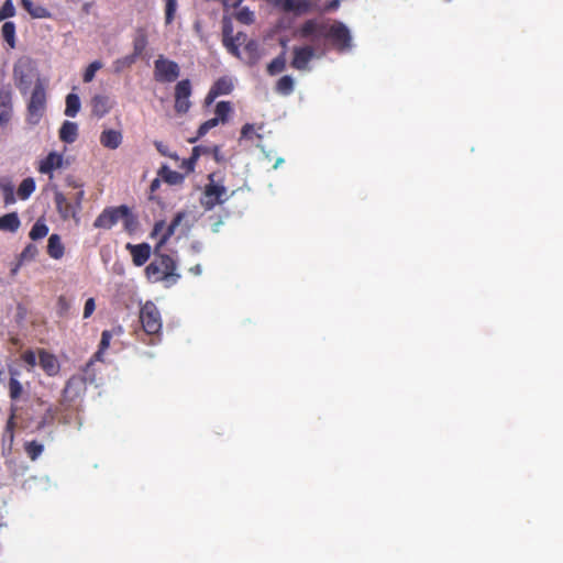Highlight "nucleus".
I'll return each instance as SVG.
<instances>
[{
    "instance_id": "nucleus-43",
    "label": "nucleus",
    "mask_w": 563,
    "mask_h": 563,
    "mask_svg": "<svg viewBox=\"0 0 563 563\" xmlns=\"http://www.w3.org/2000/svg\"><path fill=\"white\" fill-rule=\"evenodd\" d=\"M23 391L21 383L15 377H10L9 380V395L10 398L13 400H16L20 398L21 394Z\"/></svg>"
},
{
    "instance_id": "nucleus-56",
    "label": "nucleus",
    "mask_w": 563,
    "mask_h": 563,
    "mask_svg": "<svg viewBox=\"0 0 563 563\" xmlns=\"http://www.w3.org/2000/svg\"><path fill=\"white\" fill-rule=\"evenodd\" d=\"M165 227V222L164 221H158L155 223L154 225V229H153V234H157L159 231H162Z\"/></svg>"
},
{
    "instance_id": "nucleus-44",
    "label": "nucleus",
    "mask_w": 563,
    "mask_h": 563,
    "mask_svg": "<svg viewBox=\"0 0 563 563\" xmlns=\"http://www.w3.org/2000/svg\"><path fill=\"white\" fill-rule=\"evenodd\" d=\"M101 67L102 64L99 60H95L91 64H89L82 76L84 82H90L95 78L96 71L99 70Z\"/></svg>"
},
{
    "instance_id": "nucleus-48",
    "label": "nucleus",
    "mask_w": 563,
    "mask_h": 563,
    "mask_svg": "<svg viewBox=\"0 0 563 563\" xmlns=\"http://www.w3.org/2000/svg\"><path fill=\"white\" fill-rule=\"evenodd\" d=\"M96 309V302L93 298H88L85 302L84 307V318H89Z\"/></svg>"
},
{
    "instance_id": "nucleus-58",
    "label": "nucleus",
    "mask_w": 563,
    "mask_h": 563,
    "mask_svg": "<svg viewBox=\"0 0 563 563\" xmlns=\"http://www.w3.org/2000/svg\"><path fill=\"white\" fill-rule=\"evenodd\" d=\"M268 2L273 3L275 7H279L285 11V2L287 0H267Z\"/></svg>"
},
{
    "instance_id": "nucleus-51",
    "label": "nucleus",
    "mask_w": 563,
    "mask_h": 563,
    "mask_svg": "<svg viewBox=\"0 0 563 563\" xmlns=\"http://www.w3.org/2000/svg\"><path fill=\"white\" fill-rule=\"evenodd\" d=\"M253 134H254V125L250 124V123L244 124L241 130V137L251 140L253 137Z\"/></svg>"
},
{
    "instance_id": "nucleus-14",
    "label": "nucleus",
    "mask_w": 563,
    "mask_h": 563,
    "mask_svg": "<svg viewBox=\"0 0 563 563\" xmlns=\"http://www.w3.org/2000/svg\"><path fill=\"white\" fill-rule=\"evenodd\" d=\"M38 360L40 366L48 376H55L58 374L60 366L54 354L45 350H40Z\"/></svg>"
},
{
    "instance_id": "nucleus-63",
    "label": "nucleus",
    "mask_w": 563,
    "mask_h": 563,
    "mask_svg": "<svg viewBox=\"0 0 563 563\" xmlns=\"http://www.w3.org/2000/svg\"><path fill=\"white\" fill-rule=\"evenodd\" d=\"M190 272H192L196 275H199L201 273V266L200 265H196V266L190 268Z\"/></svg>"
},
{
    "instance_id": "nucleus-29",
    "label": "nucleus",
    "mask_w": 563,
    "mask_h": 563,
    "mask_svg": "<svg viewBox=\"0 0 563 563\" xmlns=\"http://www.w3.org/2000/svg\"><path fill=\"white\" fill-rule=\"evenodd\" d=\"M48 227L47 224L45 223V221L43 219H38L36 220V222L33 224L30 233H29V236L31 240L33 241H37L40 239H43L45 238L47 234H48Z\"/></svg>"
},
{
    "instance_id": "nucleus-19",
    "label": "nucleus",
    "mask_w": 563,
    "mask_h": 563,
    "mask_svg": "<svg viewBox=\"0 0 563 563\" xmlns=\"http://www.w3.org/2000/svg\"><path fill=\"white\" fill-rule=\"evenodd\" d=\"M313 10L311 0H287L285 2V12H292L297 15L306 14Z\"/></svg>"
},
{
    "instance_id": "nucleus-52",
    "label": "nucleus",
    "mask_w": 563,
    "mask_h": 563,
    "mask_svg": "<svg viewBox=\"0 0 563 563\" xmlns=\"http://www.w3.org/2000/svg\"><path fill=\"white\" fill-rule=\"evenodd\" d=\"M224 46L231 52L233 55H238V46L234 44L233 38L231 37H224L223 38Z\"/></svg>"
},
{
    "instance_id": "nucleus-53",
    "label": "nucleus",
    "mask_w": 563,
    "mask_h": 563,
    "mask_svg": "<svg viewBox=\"0 0 563 563\" xmlns=\"http://www.w3.org/2000/svg\"><path fill=\"white\" fill-rule=\"evenodd\" d=\"M340 7V0H331L330 2H328L324 7V11H335L338 10Z\"/></svg>"
},
{
    "instance_id": "nucleus-1",
    "label": "nucleus",
    "mask_w": 563,
    "mask_h": 563,
    "mask_svg": "<svg viewBox=\"0 0 563 563\" xmlns=\"http://www.w3.org/2000/svg\"><path fill=\"white\" fill-rule=\"evenodd\" d=\"M84 375H73L67 382L62 393V399L56 412L59 415V421L64 424L71 423L73 416L78 417V407L75 402L84 397L87 390V383L95 380V374L84 372Z\"/></svg>"
},
{
    "instance_id": "nucleus-46",
    "label": "nucleus",
    "mask_w": 563,
    "mask_h": 563,
    "mask_svg": "<svg viewBox=\"0 0 563 563\" xmlns=\"http://www.w3.org/2000/svg\"><path fill=\"white\" fill-rule=\"evenodd\" d=\"M236 20L244 24H251L254 22V13L247 8H242L236 12Z\"/></svg>"
},
{
    "instance_id": "nucleus-32",
    "label": "nucleus",
    "mask_w": 563,
    "mask_h": 563,
    "mask_svg": "<svg viewBox=\"0 0 563 563\" xmlns=\"http://www.w3.org/2000/svg\"><path fill=\"white\" fill-rule=\"evenodd\" d=\"M120 220L123 221V227L126 232L133 233L137 229V225H139L137 218H136V216H134L131 212V210L128 206H126L125 213H121Z\"/></svg>"
},
{
    "instance_id": "nucleus-41",
    "label": "nucleus",
    "mask_w": 563,
    "mask_h": 563,
    "mask_svg": "<svg viewBox=\"0 0 563 563\" xmlns=\"http://www.w3.org/2000/svg\"><path fill=\"white\" fill-rule=\"evenodd\" d=\"M232 108L229 101H220L216 106V117L219 118V122H225Z\"/></svg>"
},
{
    "instance_id": "nucleus-60",
    "label": "nucleus",
    "mask_w": 563,
    "mask_h": 563,
    "mask_svg": "<svg viewBox=\"0 0 563 563\" xmlns=\"http://www.w3.org/2000/svg\"><path fill=\"white\" fill-rule=\"evenodd\" d=\"M211 153L217 162H220V148L219 146H213L211 148Z\"/></svg>"
},
{
    "instance_id": "nucleus-12",
    "label": "nucleus",
    "mask_w": 563,
    "mask_h": 563,
    "mask_svg": "<svg viewBox=\"0 0 563 563\" xmlns=\"http://www.w3.org/2000/svg\"><path fill=\"white\" fill-rule=\"evenodd\" d=\"M313 56L314 49L311 46L295 47L291 66L298 70H305Z\"/></svg>"
},
{
    "instance_id": "nucleus-15",
    "label": "nucleus",
    "mask_w": 563,
    "mask_h": 563,
    "mask_svg": "<svg viewBox=\"0 0 563 563\" xmlns=\"http://www.w3.org/2000/svg\"><path fill=\"white\" fill-rule=\"evenodd\" d=\"M63 155L56 152H51L44 159L40 162L38 172L41 174L49 175L52 177V173L60 168L63 166Z\"/></svg>"
},
{
    "instance_id": "nucleus-47",
    "label": "nucleus",
    "mask_w": 563,
    "mask_h": 563,
    "mask_svg": "<svg viewBox=\"0 0 563 563\" xmlns=\"http://www.w3.org/2000/svg\"><path fill=\"white\" fill-rule=\"evenodd\" d=\"M2 189H3L4 203L5 205L14 203L15 202V197H14L13 187L10 186V185H7V186H3Z\"/></svg>"
},
{
    "instance_id": "nucleus-6",
    "label": "nucleus",
    "mask_w": 563,
    "mask_h": 563,
    "mask_svg": "<svg viewBox=\"0 0 563 563\" xmlns=\"http://www.w3.org/2000/svg\"><path fill=\"white\" fill-rule=\"evenodd\" d=\"M180 75L179 65L170 59L159 56L154 62V78L158 82H173Z\"/></svg>"
},
{
    "instance_id": "nucleus-4",
    "label": "nucleus",
    "mask_w": 563,
    "mask_h": 563,
    "mask_svg": "<svg viewBox=\"0 0 563 563\" xmlns=\"http://www.w3.org/2000/svg\"><path fill=\"white\" fill-rule=\"evenodd\" d=\"M324 37L330 41L338 53H346L352 49V35L349 27L341 21H334L328 25Z\"/></svg>"
},
{
    "instance_id": "nucleus-45",
    "label": "nucleus",
    "mask_w": 563,
    "mask_h": 563,
    "mask_svg": "<svg viewBox=\"0 0 563 563\" xmlns=\"http://www.w3.org/2000/svg\"><path fill=\"white\" fill-rule=\"evenodd\" d=\"M15 14V8L12 0H5L0 9V20L12 18Z\"/></svg>"
},
{
    "instance_id": "nucleus-34",
    "label": "nucleus",
    "mask_w": 563,
    "mask_h": 563,
    "mask_svg": "<svg viewBox=\"0 0 563 563\" xmlns=\"http://www.w3.org/2000/svg\"><path fill=\"white\" fill-rule=\"evenodd\" d=\"M276 91L284 96L290 95L294 91V79L288 75L280 77L276 84Z\"/></svg>"
},
{
    "instance_id": "nucleus-18",
    "label": "nucleus",
    "mask_w": 563,
    "mask_h": 563,
    "mask_svg": "<svg viewBox=\"0 0 563 563\" xmlns=\"http://www.w3.org/2000/svg\"><path fill=\"white\" fill-rule=\"evenodd\" d=\"M112 108L110 98L103 95H96L91 99V112L97 118H102L110 112Z\"/></svg>"
},
{
    "instance_id": "nucleus-62",
    "label": "nucleus",
    "mask_w": 563,
    "mask_h": 563,
    "mask_svg": "<svg viewBox=\"0 0 563 563\" xmlns=\"http://www.w3.org/2000/svg\"><path fill=\"white\" fill-rule=\"evenodd\" d=\"M201 147L200 150V156L202 154H210L211 153V147H208V146H202V145H199Z\"/></svg>"
},
{
    "instance_id": "nucleus-57",
    "label": "nucleus",
    "mask_w": 563,
    "mask_h": 563,
    "mask_svg": "<svg viewBox=\"0 0 563 563\" xmlns=\"http://www.w3.org/2000/svg\"><path fill=\"white\" fill-rule=\"evenodd\" d=\"M217 97H219V95L213 93V89L210 88V90L206 97V102L211 103Z\"/></svg>"
},
{
    "instance_id": "nucleus-10",
    "label": "nucleus",
    "mask_w": 563,
    "mask_h": 563,
    "mask_svg": "<svg viewBox=\"0 0 563 563\" xmlns=\"http://www.w3.org/2000/svg\"><path fill=\"white\" fill-rule=\"evenodd\" d=\"M328 24L318 19L306 20L297 31V34L301 38H319L324 37Z\"/></svg>"
},
{
    "instance_id": "nucleus-35",
    "label": "nucleus",
    "mask_w": 563,
    "mask_h": 563,
    "mask_svg": "<svg viewBox=\"0 0 563 563\" xmlns=\"http://www.w3.org/2000/svg\"><path fill=\"white\" fill-rule=\"evenodd\" d=\"M24 451L32 461H35L43 453L44 446L35 440L27 441L24 444Z\"/></svg>"
},
{
    "instance_id": "nucleus-59",
    "label": "nucleus",
    "mask_w": 563,
    "mask_h": 563,
    "mask_svg": "<svg viewBox=\"0 0 563 563\" xmlns=\"http://www.w3.org/2000/svg\"><path fill=\"white\" fill-rule=\"evenodd\" d=\"M13 427H14L13 416H11L7 422V431H9L11 433V437H13Z\"/></svg>"
},
{
    "instance_id": "nucleus-55",
    "label": "nucleus",
    "mask_w": 563,
    "mask_h": 563,
    "mask_svg": "<svg viewBox=\"0 0 563 563\" xmlns=\"http://www.w3.org/2000/svg\"><path fill=\"white\" fill-rule=\"evenodd\" d=\"M84 196H85L84 190H79L75 196V205H76L77 210H79L81 208V201L84 199Z\"/></svg>"
},
{
    "instance_id": "nucleus-20",
    "label": "nucleus",
    "mask_w": 563,
    "mask_h": 563,
    "mask_svg": "<svg viewBox=\"0 0 563 563\" xmlns=\"http://www.w3.org/2000/svg\"><path fill=\"white\" fill-rule=\"evenodd\" d=\"M148 44L147 32L145 27H137L133 36V55L141 57Z\"/></svg>"
},
{
    "instance_id": "nucleus-28",
    "label": "nucleus",
    "mask_w": 563,
    "mask_h": 563,
    "mask_svg": "<svg viewBox=\"0 0 563 563\" xmlns=\"http://www.w3.org/2000/svg\"><path fill=\"white\" fill-rule=\"evenodd\" d=\"M80 110V99L76 93H68L66 97L65 115L74 118Z\"/></svg>"
},
{
    "instance_id": "nucleus-26",
    "label": "nucleus",
    "mask_w": 563,
    "mask_h": 563,
    "mask_svg": "<svg viewBox=\"0 0 563 563\" xmlns=\"http://www.w3.org/2000/svg\"><path fill=\"white\" fill-rule=\"evenodd\" d=\"M157 175L169 185H180L185 179L183 174L172 170L167 165H163L158 169Z\"/></svg>"
},
{
    "instance_id": "nucleus-37",
    "label": "nucleus",
    "mask_w": 563,
    "mask_h": 563,
    "mask_svg": "<svg viewBox=\"0 0 563 563\" xmlns=\"http://www.w3.org/2000/svg\"><path fill=\"white\" fill-rule=\"evenodd\" d=\"M200 146H195L192 148L191 156L183 161L181 167L185 168L187 173H191L195 170L196 163L200 157Z\"/></svg>"
},
{
    "instance_id": "nucleus-8",
    "label": "nucleus",
    "mask_w": 563,
    "mask_h": 563,
    "mask_svg": "<svg viewBox=\"0 0 563 563\" xmlns=\"http://www.w3.org/2000/svg\"><path fill=\"white\" fill-rule=\"evenodd\" d=\"M191 82L189 79H183L175 86V111L179 114L187 113L191 107L189 100L191 96Z\"/></svg>"
},
{
    "instance_id": "nucleus-61",
    "label": "nucleus",
    "mask_w": 563,
    "mask_h": 563,
    "mask_svg": "<svg viewBox=\"0 0 563 563\" xmlns=\"http://www.w3.org/2000/svg\"><path fill=\"white\" fill-rule=\"evenodd\" d=\"M22 264H23V262H21V261L18 258V262H16V263L14 264V266L11 268V275H12V276H14V275L19 272V269H20V267H21V265H22Z\"/></svg>"
},
{
    "instance_id": "nucleus-22",
    "label": "nucleus",
    "mask_w": 563,
    "mask_h": 563,
    "mask_svg": "<svg viewBox=\"0 0 563 563\" xmlns=\"http://www.w3.org/2000/svg\"><path fill=\"white\" fill-rule=\"evenodd\" d=\"M186 218L185 211H179L175 214L165 232L162 234L157 247H162L167 243V241L175 234L177 227L181 223V221Z\"/></svg>"
},
{
    "instance_id": "nucleus-49",
    "label": "nucleus",
    "mask_w": 563,
    "mask_h": 563,
    "mask_svg": "<svg viewBox=\"0 0 563 563\" xmlns=\"http://www.w3.org/2000/svg\"><path fill=\"white\" fill-rule=\"evenodd\" d=\"M21 357L27 365L32 367L36 365V354L32 350L25 351Z\"/></svg>"
},
{
    "instance_id": "nucleus-7",
    "label": "nucleus",
    "mask_w": 563,
    "mask_h": 563,
    "mask_svg": "<svg viewBox=\"0 0 563 563\" xmlns=\"http://www.w3.org/2000/svg\"><path fill=\"white\" fill-rule=\"evenodd\" d=\"M46 107V91L44 85L41 82V80H37L32 95L30 102L27 104V111L30 121L32 123H37L40 118L43 115V112Z\"/></svg>"
},
{
    "instance_id": "nucleus-50",
    "label": "nucleus",
    "mask_w": 563,
    "mask_h": 563,
    "mask_svg": "<svg viewBox=\"0 0 563 563\" xmlns=\"http://www.w3.org/2000/svg\"><path fill=\"white\" fill-rule=\"evenodd\" d=\"M154 145L156 147V150L163 155V156H167V157H170V158H174V159H177V155L176 154H170L168 152V147L166 145L163 144V142L161 141H155L154 142Z\"/></svg>"
},
{
    "instance_id": "nucleus-30",
    "label": "nucleus",
    "mask_w": 563,
    "mask_h": 563,
    "mask_svg": "<svg viewBox=\"0 0 563 563\" xmlns=\"http://www.w3.org/2000/svg\"><path fill=\"white\" fill-rule=\"evenodd\" d=\"M1 34L7 42V44L10 46V48L15 47V24L11 21H7L3 23L1 27Z\"/></svg>"
},
{
    "instance_id": "nucleus-13",
    "label": "nucleus",
    "mask_w": 563,
    "mask_h": 563,
    "mask_svg": "<svg viewBox=\"0 0 563 563\" xmlns=\"http://www.w3.org/2000/svg\"><path fill=\"white\" fill-rule=\"evenodd\" d=\"M12 118V93L9 89H0V125H7Z\"/></svg>"
},
{
    "instance_id": "nucleus-16",
    "label": "nucleus",
    "mask_w": 563,
    "mask_h": 563,
    "mask_svg": "<svg viewBox=\"0 0 563 563\" xmlns=\"http://www.w3.org/2000/svg\"><path fill=\"white\" fill-rule=\"evenodd\" d=\"M54 202L58 213L62 219L67 220L69 218H75L77 213V208H75L65 197L63 192H55Z\"/></svg>"
},
{
    "instance_id": "nucleus-27",
    "label": "nucleus",
    "mask_w": 563,
    "mask_h": 563,
    "mask_svg": "<svg viewBox=\"0 0 563 563\" xmlns=\"http://www.w3.org/2000/svg\"><path fill=\"white\" fill-rule=\"evenodd\" d=\"M21 4L24 10H26L32 18L43 19L49 18V12L46 8L37 5L35 7L31 0H22Z\"/></svg>"
},
{
    "instance_id": "nucleus-40",
    "label": "nucleus",
    "mask_w": 563,
    "mask_h": 563,
    "mask_svg": "<svg viewBox=\"0 0 563 563\" xmlns=\"http://www.w3.org/2000/svg\"><path fill=\"white\" fill-rule=\"evenodd\" d=\"M219 124V118H212L203 122L199 129L196 137L191 139L190 142H196L199 137H202L207 134L211 129L216 128Z\"/></svg>"
},
{
    "instance_id": "nucleus-17",
    "label": "nucleus",
    "mask_w": 563,
    "mask_h": 563,
    "mask_svg": "<svg viewBox=\"0 0 563 563\" xmlns=\"http://www.w3.org/2000/svg\"><path fill=\"white\" fill-rule=\"evenodd\" d=\"M112 339V333L109 330H104L101 333V340L98 346L97 352L91 356V358L87 362L84 367V372L88 373L96 361H102V356L107 349L110 346V341Z\"/></svg>"
},
{
    "instance_id": "nucleus-23",
    "label": "nucleus",
    "mask_w": 563,
    "mask_h": 563,
    "mask_svg": "<svg viewBox=\"0 0 563 563\" xmlns=\"http://www.w3.org/2000/svg\"><path fill=\"white\" fill-rule=\"evenodd\" d=\"M100 143L107 148L115 150L122 143V134L117 130H104L100 135Z\"/></svg>"
},
{
    "instance_id": "nucleus-33",
    "label": "nucleus",
    "mask_w": 563,
    "mask_h": 563,
    "mask_svg": "<svg viewBox=\"0 0 563 563\" xmlns=\"http://www.w3.org/2000/svg\"><path fill=\"white\" fill-rule=\"evenodd\" d=\"M211 88L216 95H229L233 89V84L229 78L221 77L211 86Z\"/></svg>"
},
{
    "instance_id": "nucleus-25",
    "label": "nucleus",
    "mask_w": 563,
    "mask_h": 563,
    "mask_svg": "<svg viewBox=\"0 0 563 563\" xmlns=\"http://www.w3.org/2000/svg\"><path fill=\"white\" fill-rule=\"evenodd\" d=\"M20 225L21 221L16 212H10L0 218V231L14 233Z\"/></svg>"
},
{
    "instance_id": "nucleus-38",
    "label": "nucleus",
    "mask_w": 563,
    "mask_h": 563,
    "mask_svg": "<svg viewBox=\"0 0 563 563\" xmlns=\"http://www.w3.org/2000/svg\"><path fill=\"white\" fill-rule=\"evenodd\" d=\"M38 254L37 246L29 243L19 255V260L23 263L33 261Z\"/></svg>"
},
{
    "instance_id": "nucleus-64",
    "label": "nucleus",
    "mask_w": 563,
    "mask_h": 563,
    "mask_svg": "<svg viewBox=\"0 0 563 563\" xmlns=\"http://www.w3.org/2000/svg\"><path fill=\"white\" fill-rule=\"evenodd\" d=\"M58 301H59L60 305L65 303V299L63 297H60Z\"/></svg>"
},
{
    "instance_id": "nucleus-9",
    "label": "nucleus",
    "mask_w": 563,
    "mask_h": 563,
    "mask_svg": "<svg viewBox=\"0 0 563 563\" xmlns=\"http://www.w3.org/2000/svg\"><path fill=\"white\" fill-rule=\"evenodd\" d=\"M126 206L121 205L118 207H107L102 210V212L96 218L93 222V227L97 229H111L121 218V213H125Z\"/></svg>"
},
{
    "instance_id": "nucleus-3",
    "label": "nucleus",
    "mask_w": 563,
    "mask_h": 563,
    "mask_svg": "<svg viewBox=\"0 0 563 563\" xmlns=\"http://www.w3.org/2000/svg\"><path fill=\"white\" fill-rule=\"evenodd\" d=\"M230 198L228 188L224 185L220 173L213 172L208 175V183L205 185L200 197L201 207L210 211L217 206L224 203Z\"/></svg>"
},
{
    "instance_id": "nucleus-21",
    "label": "nucleus",
    "mask_w": 563,
    "mask_h": 563,
    "mask_svg": "<svg viewBox=\"0 0 563 563\" xmlns=\"http://www.w3.org/2000/svg\"><path fill=\"white\" fill-rule=\"evenodd\" d=\"M58 136L62 142L71 144L74 143L78 137V125L75 122L71 121H65L59 131Z\"/></svg>"
},
{
    "instance_id": "nucleus-42",
    "label": "nucleus",
    "mask_w": 563,
    "mask_h": 563,
    "mask_svg": "<svg viewBox=\"0 0 563 563\" xmlns=\"http://www.w3.org/2000/svg\"><path fill=\"white\" fill-rule=\"evenodd\" d=\"M177 11V0H165V24L173 23Z\"/></svg>"
},
{
    "instance_id": "nucleus-54",
    "label": "nucleus",
    "mask_w": 563,
    "mask_h": 563,
    "mask_svg": "<svg viewBox=\"0 0 563 563\" xmlns=\"http://www.w3.org/2000/svg\"><path fill=\"white\" fill-rule=\"evenodd\" d=\"M161 177L158 176L157 178L153 179L151 185H150V191L151 194H154L156 190H158V188L161 187Z\"/></svg>"
},
{
    "instance_id": "nucleus-39",
    "label": "nucleus",
    "mask_w": 563,
    "mask_h": 563,
    "mask_svg": "<svg viewBox=\"0 0 563 563\" xmlns=\"http://www.w3.org/2000/svg\"><path fill=\"white\" fill-rule=\"evenodd\" d=\"M136 59H137V57L134 56L133 54H130V55H126V56H124L122 58L117 59L113 63L114 71L115 73H120L124 68L131 67L136 62Z\"/></svg>"
},
{
    "instance_id": "nucleus-36",
    "label": "nucleus",
    "mask_w": 563,
    "mask_h": 563,
    "mask_svg": "<svg viewBox=\"0 0 563 563\" xmlns=\"http://www.w3.org/2000/svg\"><path fill=\"white\" fill-rule=\"evenodd\" d=\"M286 67V59L284 54L275 57L268 65H267V73L271 76L277 75L282 73Z\"/></svg>"
},
{
    "instance_id": "nucleus-31",
    "label": "nucleus",
    "mask_w": 563,
    "mask_h": 563,
    "mask_svg": "<svg viewBox=\"0 0 563 563\" xmlns=\"http://www.w3.org/2000/svg\"><path fill=\"white\" fill-rule=\"evenodd\" d=\"M35 190V181L33 178L27 177L22 180L18 188V196L21 200H26Z\"/></svg>"
},
{
    "instance_id": "nucleus-2",
    "label": "nucleus",
    "mask_w": 563,
    "mask_h": 563,
    "mask_svg": "<svg viewBox=\"0 0 563 563\" xmlns=\"http://www.w3.org/2000/svg\"><path fill=\"white\" fill-rule=\"evenodd\" d=\"M161 247L154 249V260L146 266L145 275L151 283L172 282L176 283L180 275L176 273V262L167 254L158 252Z\"/></svg>"
},
{
    "instance_id": "nucleus-11",
    "label": "nucleus",
    "mask_w": 563,
    "mask_h": 563,
    "mask_svg": "<svg viewBox=\"0 0 563 563\" xmlns=\"http://www.w3.org/2000/svg\"><path fill=\"white\" fill-rule=\"evenodd\" d=\"M125 249L130 251L132 262L137 267L143 266L151 257V246L147 243H128Z\"/></svg>"
},
{
    "instance_id": "nucleus-24",
    "label": "nucleus",
    "mask_w": 563,
    "mask_h": 563,
    "mask_svg": "<svg viewBox=\"0 0 563 563\" xmlns=\"http://www.w3.org/2000/svg\"><path fill=\"white\" fill-rule=\"evenodd\" d=\"M65 246L58 234H52L47 241V254L54 260H59L64 256Z\"/></svg>"
},
{
    "instance_id": "nucleus-5",
    "label": "nucleus",
    "mask_w": 563,
    "mask_h": 563,
    "mask_svg": "<svg viewBox=\"0 0 563 563\" xmlns=\"http://www.w3.org/2000/svg\"><path fill=\"white\" fill-rule=\"evenodd\" d=\"M140 321L147 334H157L162 330L159 310L152 301H146L140 310Z\"/></svg>"
}]
</instances>
